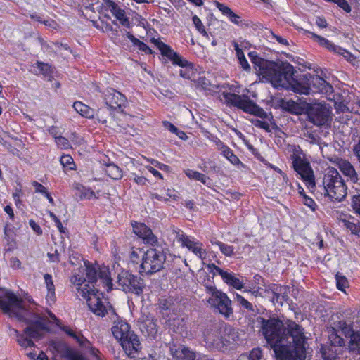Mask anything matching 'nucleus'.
I'll use <instances>...</instances> for the list:
<instances>
[{"label": "nucleus", "mask_w": 360, "mask_h": 360, "mask_svg": "<svg viewBox=\"0 0 360 360\" xmlns=\"http://www.w3.org/2000/svg\"><path fill=\"white\" fill-rule=\"evenodd\" d=\"M309 80L313 89L311 94L319 92L327 94L333 92V86L319 75H310Z\"/></svg>", "instance_id": "obj_20"}, {"label": "nucleus", "mask_w": 360, "mask_h": 360, "mask_svg": "<svg viewBox=\"0 0 360 360\" xmlns=\"http://www.w3.org/2000/svg\"><path fill=\"white\" fill-rule=\"evenodd\" d=\"M249 57L258 75L269 81L276 88H285L295 93L309 95L313 89L309 80L310 75H304L294 79V67L289 63H275L259 57L254 51Z\"/></svg>", "instance_id": "obj_3"}, {"label": "nucleus", "mask_w": 360, "mask_h": 360, "mask_svg": "<svg viewBox=\"0 0 360 360\" xmlns=\"http://www.w3.org/2000/svg\"><path fill=\"white\" fill-rule=\"evenodd\" d=\"M275 169L281 174V180L283 183H285V185L283 188H280L281 191H283L285 193H290L291 191V186L290 183L288 182V179L287 176L279 169V168H275Z\"/></svg>", "instance_id": "obj_43"}, {"label": "nucleus", "mask_w": 360, "mask_h": 360, "mask_svg": "<svg viewBox=\"0 0 360 360\" xmlns=\"http://www.w3.org/2000/svg\"><path fill=\"white\" fill-rule=\"evenodd\" d=\"M348 349L351 352L359 353L360 352V333L356 332L349 338L348 342Z\"/></svg>", "instance_id": "obj_32"}, {"label": "nucleus", "mask_w": 360, "mask_h": 360, "mask_svg": "<svg viewBox=\"0 0 360 360\" xmlns=\"http://www.w3.org/2000/svg\"><path fill=\"white\" fill-rule=\"evenodd\" d=\"M224 99L227 104L237 107L244 112L255 115L261 118H267V113L256 103L248 98L238 94L224 92Z\"/></svg>", "instance_id": "obj_9"}, {"label": "nucleus", "mask_w": 360, "mask_h": 360, "mask_svg": "<svg viewBox=\"0 0 360 360\" xmlns=\"http://www.w3.org/2000/svg\"><path fill=\"white\" fill-rule=\"evenodd\" d=\"M117 283L123 291L134 292L140 295L144 287L143 281L139 276H134L128 271H122L118 274Z\"/></svg>", "instance_id": "obj_12"}, {"label": "nucleus", "mask_w": 360, "mask_h": 360, "mask_svg": "<svg viewBox=\"0 0 360 360\" xmlns=\"http://www.w3.org/2000/svg\"><path fill=\"white\" fill-rule=\"evenodd\" d=\"M221 153L233 165H238L240 161L239 158L233 153V150L222 143L219 145Z\"/></svg>", "instance_id": "obj_30"}, {"label": "nucleus", "mask_w": 360, "mask_h": 360, "mask_svg": "<svg viewBox=\"0 0 360 360\" xmlns=\"http://www.w3.org/2000/svg\"><path fill=\"white\" fill-rule=\"evenodd\" d=\"M126 356L136 358L141 349L140 340L135 333L120 342Z\"/></svg>", "instance_id": "obj_16"}, {"label": "nucleus", "mask_w": 360, "mask_h": 360, "mask_svg": "<svg viewBox=\"0 0 360 360\" xmlns=\"http://www.w3.org/2000/svg\"><path fill=\"white\" fill-rule=\"evenodd\" d=\"M37 68L39 69V72L48 79H51L53 73V68L48 63L41 62L37 63Z\"/></svg>", "instance_id": "obj_38"}, {"label": "nucleus", "mask_w": 360, "mask_h": 360, "mask_svg": "<svg viewBox=\"0 0 360 360\" xmlns=\"http://www.w3.org/2000/svg\"><path fill=\"white\" fill-rule=\"evenodd\" d=\"M32 185L34 188V191L36 193H39L44 195L47 192L46 187H44L42 184L37 181H32Z\"/></svg>", "instance_id": "obj_58"}, {"label": "nucleus", "mask_w": 360, "mask_h": 360, "mask_svg": "<svg viewBox=\"0 0 360 360\" xmlns=\"http://www.w3.org/2000/svg\"><path fill=\"white\" fill-rule=\"evenodd\" d=\"M291 160L294 170L300 176L301 179L309 187H314L315 178L309 162L295 153L291 155Z\"/></svg>", "instance_id": "obj_11"}, {"label": "nucleus", "mask_w": 360, "mask_h": 360, "mask_svg": "<svg viewBox=\"0 0 360 360\" xmlns=\"http://www.w3.org/2000/svg\"><path fill=\"white\" fill-rule=\"evenodd\" d=\"M65 356L68 358V360H88L79 353L72 352L69 349L67 351Z\"/></svg>", "instance_id": "obj_51"}, {"label": "nucleus", "mask_w": 360, "mask_h": 360, "mask_svg": "<svg viewBox=\"0 0 360 360\" xmlns=\"http://www.w3.org/2000/svg\"><path fill=\"white\" fill-rule=\"evenodd\" d=\"M352 152L356 158L357 161L360 163V136L352 146Z\"/></svg>", "instance_id": "obj_53"}, {"label": "nucleus", "mask_w": 360, "mask_h": 360, "mask_svg": "<svg viewBox=\"0 0 360 360\" xmlns=\"http://www.w3.org/2000/svg\"><path fill=\"white\" fill-rule=\"evenodd\" d=\"M9 264L13 269H20L22 268V263L16 257H13L10 259Z\"/></svg>", "instance_id": "obj_56"}, {"label": "nucleus", "mask_w": 360, "mask_h": 360, "mask_svg": "<svg viewBox=\"0 0 360 360\" xmlns=\"http://www.w3.org/2000/svg\"><path fill=\"white\" fill-rule=\"evenodd\" d=\"M173 357L176 360H195V353L187 347H179L174 352L172 350Z\"/></svg>", "instance_id": "obj_26"}, {"label": "nucleus", "mask_w": 360, "mask_h": 360, "mask_svg": "<svg viewBox=\"0 0 360 360\" xmlns=\"http://www.w3.org/2000/svg\"><path fill=\"white\" fill-rule=\"evenodd\" d=\"M336 327L340 328L342 333L345 335V337L351 338L353 334L356 332L352 329L350 325H348L345 321H340L338 323Z\"/></svg>", "instance_id": "obj_39"}, {"label": "nucleus", "mask_w": 360, "mask_h": 360, "mask_svg": "<svg viewBox=\"0 0 360 360\" xmlns=\"http://www.w3.org/2000/svg\"><path fill=\"white\" fill-rule=\"evenodd\" d=\"M55 141L58 146L61 148L67 149L71 147L69 141L63 136H58V137H56Z\"/></svg>", "instance_id": "obj_47"}, {"label": "nucleus", "mask_w": 360, "mask_h": 360, "mask_svg": "<svg viewBox=\"0 0 360 360\" xmlns=\"http://www.w3.org/2000/svg\"><path fill=\"white\" fill-rule=\"evenodd\" d=\"M87 304L89 309L95 315L101 317L108 316L110 321L114 322L112 333L119 342L134 333L130 330L129 325L127 322L122 320L117 321L118 319L117 315L110 302L100 300L96 295L92 292H90L87 299Z\"/></svg>", "instance_id": "obj_5"}, {"label": "nucleus", "mask_w": 360, "mask_h": 360, "mask_svg": "<svg viewBox=\"0 0 360 360\" xmlns=\"http://www.w3.org/2000/svg\"><path fill=\"white\" fill-rule=\"evenodd\" d=\"M329 340L334 346H342L345 344L344 339L338 334L335 328L329 330Z\"/></svg>", "instance_id": "obj_36"}, {"label": "nucleus", "mask_w": 360, "mask_h": 360, "mask_svg": "<svg viewBox=\"0 0 360 360\" xmlns=\"http://www.w3.org/2000/svg\"><path fill=\"white\" fill-rule=\"evenodd\" d=\"M207 268L210 270V271L213 274V275L219 274V276H221L222 279L224 278V277L229 272L226 271H224L219 266H216L214 264H208Z\"/></svg>", "instance_id": "obj_46"}, {"label": "nucleus", "mask_w": 360, "mask_h": 360, "mask_svg": "<svg viewBox=\"0 0 360 360\" xmlns=\"http://www.w3.org/2000/svg\"><path fill=\"white\" fill-rule=\"evenodd\" d=\"M219 250L221 252L225 255L226 257H233L235 255V248L233 246L221 243V244H219Z\"/></svg>", "instance_id": "obj_42"}, {"label": "nucleus", "mask_w": 360, "mask_h": 360, "mask_svg": "<svg viewBox=\"0 0 360 360\" xmlns=\"http://www.w3.org/2000/svg\"><path fill=\"white\" fill-rule=\"evenodd\" d=\"M176 238L182 247H186L198 258L203 259L206 257V250L203 248V245L200 241L189 238L183 232H178Z\"/></svg>", "instance_id": "obj_14"}, {"label": "nucleus", "mask_w": 360, "mask_h": 360, "mask_svg": "<svg viewBox=\"0 0 360 360\" xmlns=\"http://www.w3.org/2000/svg\"><path fill=\"white\" fill-rule=\"evenodd\" d=\"M236 302L243 308L246 309L250 311H254V306L248 300L245 299L240 295L236 293Z\"/></svg>", "instance_id": "obj_41"}, {"label": "nucleus", "mask_w": 360, "mask_h": 360, "mask_svg": "<svg viewBox=\"0 0 360 360\" xmlns=\"http://www.w3.org/2000/svg\"><path fill=\"white\" fill-rule=\"evenodd\" d=\"M338 166L341 172L347 177V181L354 184L358 183L359 178L354 165L347 160L340 159L338 162Z\"/></svg>", "instance_id": "obj_19"}, {"label": "nucleus", "mask_w": 360, "mask_h": 360, "mask_svg": "<svg viewBox=\"0 0 360 360\" xmlns=\"http://www.w3.org/2000/svg\"><path fill=\"white\" fill-rule=\"evenodd\" d=\"M23 193L20 188H15V192L13 193V198L15 200V205H18L20 203V198L22 196Z\"/></svg>", "instance_id": "obj_62"}, {"label": "nucleus", "mask_w": 360, "mask_h": 360, "mask_svg": "<svg viewBox=\"0 0 360 360\" xmlns=\"http://www.w3.org/2000/svg\"><path fill=\"white\" fill-rule=\"evenodd\" d=\"M82 346L88 349L89 350L90 354L92 356L96 357V359L98 360H101V354L100 351L98 349H96V347H94L91 344V342L89 341V344H86V345H82Z\"/></svg>", "instance_id": "obj_48"}, {"label": "nucleus", "mask_w": 360, "mask_h": 360, "mask_svg": "<svg viewBox=\"0 0 360 360\" xmlns=\"http://www.w3.org/2000/svg\"><path fill=\"white\" fill-rule=\"evenodd\" d=\"M75 189L77 191V195H79L81 200L96 198V195L92 190L89 188H86L81 184H77Z\"/></svg>", "instance_id": "obj_33"}, {"label": "nucleus", "mask_w": 360, "mask_h": 360, "mask_svg": "<svg viewBox=\"0 0 360 360\" xmlns=\"http://www.w3.org/2000/svg\"><path fill=\"white\" fill-rule=\"evenodd\" d=\"M302 201L303 203L306 206L309 207L311 210L314 211L316 210V204L312 198L304 194Z\"/></svg>", "instance_id": "obj_50"}, {"label": "nucleus", "mask_w": 360, "mask_h": 360, "mask_svg": "<svg viewBox=\"0 0 360 360\" xmlns=\"http://www.w3.org/2000/svg\"><path fill=\"white\" fill-rule=\"evenodd\" d=\"M198 84L201 86L204 89H208L210 82L209 80L206 79L205 77H200L198 79Z\"/></svg>", "instance_id": "obj_64"}, {"label": "nucleus", "mask_w": 360, "mask_h": 360, "mask_svg": "<svg viewBox=\"0 0 360 360\" xmlns=\"http://www.w3.org/2000/svg\"><path fill=\"white\" fill-rule=\"evenodd\" d=\"M151 42L158 48L162 55L169 58L174 65L185 68L184 70H180V75L186 79H191L193 70L191 63H188L185 58L181 57L176 51L171 49L170 46L160 41L158 39L152 38Z\"/></svg>", "instance_id": "obj_8"}, {"label": "nucleus", "mask_w": 360, "mask_h": 360, "mask_svg": "<svg viewBox=\"0 0 360 360\" xmlns=\"http://www.w3.org/2000/svg\"><path fill=\"white\" fill-rule=\"evenodd\" d=\"M143 252H143L139 248H136V250H132V251L131 252V255H130L131 261L133 262L137 263L140 258V256L142 257V255L143 254Z\"/></svg>", "instance_id": "obj_54"}, {"label": "nucleus", "mask_w": 360, "mask_h": 360, "mask_svg": "<svg viewBox=\"0 0 360 360\" xmlns=\"http://www.w3.org/2000/svg\"><path fill=\"white\" fill-rule=\"evenodd\" d=\"M98 276L107 291H110L112 288V283L106 266L100 268L84 262V266H80L78 272L71 277L70 281L76 288L77 294L86 301L91 292L96 294L100 300H103L101 297L102 294L99 293L93 285L97 281Z\"/></svg>", "instance_id": "obj_4"}, {"label": "nucleus", "mask_w": 360, "mask_h": 360, "mask_svg": "<svg viewBox=\"0 0 360 360\" xmlns=\"http://www.w3.org/2000/svg\"><path fill=\"white\" fill-rule=\"evenodd\" d=\"M105 171L106 174L112 179H120L122 176L121 169L112 163L107 165Z\"/></svg>", "instance_id": "obj_34"}, {"label": "nucleus", "mask_w": 360, "mask_h": 360, "mask_svg": "<svg viewBox=\"0 0 360 360\" xmlns=\"http://www.w3.org/2000/svg\"><path fill=\"white\" fill-rule=\"evenodd\" d=\"M307 33L310 35V37L314 39V40L316 41V42H318L321 46L326 47L330 51L335 53V51L338 46L335 45L334 44H333L331 41H330L327 39L322 37L319 35H317L312 32H307Z\"/></svg>", "instance_id": "obj_29"}, {"label": "nucleus", "mask_w": 360, "mask_h": 360, "mask_svg": "<svg viewBox=\"0 0 360 360\" xmlns=\"http://www.w3.org/2000/svg\"><path fill=\"white\" fill-rule=\"evenodd\" d=\"M106 105L110 108L116 110L120 108L125 103V97L120 92L115 89L108 90L105 95Z\"/></svg>", "instance_id": "obj_21"}, {"label": "nucleus", "mask_w": 360, "mask_h": 360, "mask_svg": "<svg viewBox=\"0 0 360 360\" xmlns=\"http://www.w3.org/2000/svg\"><path fill=\"white\" fill-rule=\"evenodd\" d=\"M146 328H150L149 335L151 336H154L158 332L157 325L153 321H150L148 324H146Z\"/></svg>", "instance_id": "obj_63"}, {"label": "nucleus", "mask_w": 360, "mask_h": 360, "mask_svg": "<svg viewBox=\"0 0 360 360\" xmlns=\"http://www.w3.org/2000/svg\"><path fill=\"white\" fill-rule=\"evenodd\" d=\"M186 175L189 178L192 179H195L198 181L199 178L200 177L202 173H200L197 171H194L192 169H187L185 171Z\"/></svg>", "instance_id": "obj_60"}, {"label": "nucleus", "mask_w": 360, "mask_h": 360, "mask_svg": "<svg viewBox=\"0 0 360 360\" xmlns=\"http://www.w3.org/2000/svg\"><path fill=\"white\" fill-rule=\"evenodd\" d=\"M308 117L317 126H327L330 124V111L326 105L317 103L308 109Z\"/></svg>", "instance_id": "obj_13"}, {"label": "nucleus", "mask_w": 360, "mask_h": 360, "mask_svg": "<svg viewBox=\"0 0 360 360\" xmlns=\"http://www.w3.org/2000/svg\"><path fill=\"white\" fill-rule=\"evenodd\" d=\"M323 186L326 194L333 200L340 202L347 195V186L338 171L333 167L326 170Z\"/></svg>", "instance_id": "obj_6"}, {"label": "nucleus", "mask_w": 360, "mask_h": 360, "mask_svg": "<svg viewBox=\"0 0 360 360\" xmlns=\"http://www.w3.org/2000/svg\"><path fill=\"white\" fill-rule=\"evenodd\" d=\"M0 308L10 317L16 318L28 325L24 330L25 335L13 330L17 341L22 347H33L34 343L32 339L39 338L44 332L49 330L50 321L47 320V316L27 309L24 301L11 291L0 289Z\"/></svg>", "instance_id": "obj_2"}, {"label": "nucleus", "mask_w": 360, "mask_h": 360, "mask_svg": "<svg viewBox=\"0 0 360 360\" xmlns=\"http://www.w3.org/2000/svg\"><path fill=\"white\" fill-rule=\"evenodd\" d=\"M276 290L277 288L274 289L272 300L274 302H276L277 303L282 304L283 302L285 300V295L281 292H276L275 290Z\"/></svg>", "instance_id": "obj_59"}, {"label": "nucleus", "mask_w": 360, "mask_h": 360, "mask_svg": "<svg viewBox=\"0 0 360 360\" xmlns=\"http://www.w3.org/2000/svg\"><path fill=\"white\" fill-rule=\"evenodd\" d=\"M128 38L129 40L133 43L134 46L138 47V49L145 52L146 53H152L151 49L143 41H140L139 39H136L134 36H133L131 34H128Z\"/></svg>", "instance_id": "obj_37"}, {"label": "nucleus", "mask_w": 360, "mask_h": 360, "mask_svg": "<svg viewBox=\"0 0 360 360\" xmlns=\"http://www.w3.org/2000/svg\"><path fill=\"white\" fill-rule=\"evenodd\" d=\"M214 4L231 22L238 26L243 25L241 18L236 14L229 6L217 1H214Z\"/></svg>", "instance_id": "obj_22"}, {"label": "nucleus", "mask_w": 360, "mask_h": 360, "mask_svg": "<svg viewBox=\"0 0 360 360\" xmlns=\"http://www.w3.org/2000/svg\"><path fill=\"white\" fill-rule=\"evenodd\" d=\"M239 61V63L241 65V68L245 70V71H250V66L248 62V60L245 58V56L244 54L239 56L237 57Z\"/></svg>", "instance_id": "obj_55"}, {"label": "nucleus", "mask_w": 360, "mask_h": 360, "mask_svg": "<svg viewBox=\"0 0 360 360\" xmlns=\"http://www.w3.org/2000/svg\"><path fill=\"white\" fill-rule=\"evenodd\" d=\"M261 328L276 360H305L308 347L303 327L293 321L284 324L278 318H261Z\"/></svg>", "instance_id": "obj_1"}, {"label": "nucleus", "mask_w": 360, "mask_h": 360, "mask_svg": "<svg viewBox=\"0 0 360 360\" xmlns=\"http://www.w3.org/2000/svg\"><path fill=\"white\" fill-rule=\"evenodd\" d=\"M207 292L210 295L207 302L215 307L219 312L225 318L229 319L233 316V310L231 300L224 292L218 290L214 285H206Z\"/></svg>", "instance_id": "obj_10"}, {"label": "nucleus", "mask_w": 360, "mask_h": 360, "mask_svg": "<svg viewBox=\"0 0 360 360\" xmlns=\"http://www.w3.org/2000/svg\"><path fill=\"white\" fill-rule=\"evenodd\" d=\"M280 103L281 108L290 113L301 115L304 112V108L300 103L294 101H285L282 99Z\"/></svg>", "instance_id": "obj_25"}, {"label": "nucleus", "mask_w": 360, "mask_h": 360, "mask_svg": "<svg viewBox=\"0 0 360 360\" xmlns=\"http://www.w3.org/2000/svg\"><path fill=\"white\" fill-rule=\"evenodd\" d=\"M337 288L341 291H345V289L349 286V283L345 276L338 273L335 275Z\"/></svg>", "instance_id": "obj_40"}, {"label": "nucleus", "mask_w": 360, "mask_h": 360, "mask_svg": "<svg viewBox=\"0 0 360 360\" xmlns=\"http://www.w3.org/2000/svg\"><path fill=\"white\" fill-rule=\"evenodd\" d=\"M335 53L342 56L347 60H349L351 59V58L352 57V54L349 51H347V50L341 48L339 46L337 47Z\"/></svg>", "instance_id": "obj_61"}, {"label": "nucleus", "mask_w": 360, "mask_h": 360, "mask_svg": "<svg viewBox=\"0 0 360 360\" xmlns=\"http://www.w3.org/2000/svg\"><path fill=\"white\" fill-rule=\"evenodd\" d=\"M166 255L162 250L149 248L142 255L140 273L153 274L163 269Z\"/></svg>", "instance_id": "obj_7"}, {"label": "nucleus", "mask_w": 360, "mask_h": 360, "mask_svg": "<svg viewBox=\"0 0 360 360\" xmlns=\"http://www.w3.org/2000/svg\"><path fill=\"white\" fill-rule=\"evenodd\" d=\"M103 6L110 11L111 13L120 22L122 25L129 27V20L125 15V11L120 8L112 0H104Z\"/></svg>", "instance_id": "obj_18"}, {"label": "nucleus", "mask_w": 360, "mask_h": 360, "mask_svg": "<svg viewBox=\"0 0 360 360\" xmlns=\"http://www.w3.org/2000/svg\"><path fill=\"white\" fill-rule=\"evenodd\" d=\"M340 222L352 235L360 238V221L359 220L349 215L347 218L340 219Z\"/></svg>", "instance_id": "obj_23"}, {"label": "nucleus", "mask_w": 360, "mask_h": 360, "mask_svg": "<svg viewBox=\"0 0 360 360\" xmlns=\"http://www.w3.org/2000/svg\"><path fill=\"white\" fill-rule=\"evenodd\" d=\"M133 230L134 233L143 240V243L150 245H155L158 243L157 237L146 224L136 223L133 224Z\"/></svg>", "instance_id": "obj_17"}, {"label": "nucleus", "mask_w": 360, "mask_h": 360, "mask_svg": "<svg viewBox=\"0 0 360 360\" xmlns=\"http://www.w3.org/2000/svg\"><path fill=\"white\" fill-rule=\"evenodd\" d=\"M249 360H262V353L260 349L254 348L249 354Z\"/></svg>", "instance_id": "obj_49"}, {"label": "nucleus", "mask_w": 360, "mask_h": 360, "mask_svg": "<svg viewBox=\"0 0 360 360\" xmlns=\"http://www.w3.org/2000/svg\"><path fill=\"white\" fill-rule=\"evenodd\" d=\"M47 320L51 323H54L58 328H60L62 330H63L66 334L74 338L79 345H86V344H89V340L80 333H76L72 330L70 327L67 326H63L61 323L60 319H58L51 311H47Z\"/></svg>", "instance_id": "obj_15"}, {"label": "nucleus", "mask_w": 360, "mask_h": 360, "mask_svg": "<svg viewBox=\"0 0 360 360\" xmlns=\"http://www.w3.org/2000/svg\"><path fill=\"white\" fill-rule=\"evenodd\" d=\"M73 108L83 117L86 118H92L94 117V110L80 101L75 102L73 103Z\"/></svg>", "instance_id": "obj_28"}, {"label": "nucleus", "mask_w": 360, "mask_h": 360, "mask_svg": "<svg viewBox=\"0 0 360 360\" xmlns=\"http://www.w3.org/2000/svg\"><path fill=\"white\" fill-rule=\"evenodd\" d=\"M350 206L354 212L360 217V184L356 193L352 195Z\"/></svg>", "instance_id": "obj_35"}, {"label": "nucleus", "mask_w": 360, "mask_h": 360, "mask_svg": "<svg viewBox=\"0 0 360 360\" xmlns=\"http://www.w3.org/2000/svg\"><path fill=\"white\" fill-rule=\"evenodd\" d=\"M44 282L46 284V288L47 290V293L46 295V302L49 305L53 304L56 300V293H55V285L53 282L51 275L49 274H46L44 276Z\"/></svg>", "instance_id": "obj_24"}, {"label": "nucleus", "mask_w": 360, "mask_h": 360, "mask_svg": "<svg viewBox=\"0 0 360 360\" xmlns=\"http://www.w3.org/2000/svg\"><path fill=\"white\" fill-rule=\"evenodd\" d=\"M335 4H338L346 13L351 12V7L346 0H335Z\"/></svg>", "instance_id": "obj_57"}, {"label": "nucleus", "mask_w": 360, "mask_h": 360, "mask_svg": "<svg viewBox=\"0 0 360 360\" xmlns=\"http://www.w3.org/2000/svg\"><path fill=\"white\" fill-rule=\"evenodd\" d=\"M192 20L198 31L200 33H201L203 36L208 37V34L205 30V27L201 20L197 15H194L192 18Z\"/></svg>", "instance_id": "obj_45"}, {"label": "nucleus", "mask_w": 360, "mask_h": 360, "mask_svg": "<svg viewBox=\"0 0 360 360\" xmlns=\"http://www.w3.org/2000/svg\"><path fill=\"white\" fill-rule=\"evenodd\" d=\"M205 341L207 344L216 347L220 348L224 344L221 340V335L217 330H213L205 336Z\"/></svg>", "instance_id": "obj_31"}, {"label": "nucleus", "mask_w": 360, "mask_h": 360, "mask_svg": "<svg viewBox=\"0 0 360 360\" xmlns=\"http://www.w3.org/2000/svg\"><path fill=\"white\" fill-rule=\"evenodd\" d=\"M252 123L255 127H259L261 129H265L266 131H270L269 124L268 122L265 121H262L258 119H255L252 120Z\"/></svg>", "instance_id": "obj_52"}, {"label": "nucleus", "mask_w": 360, "mask_h": 360, "mask_svg": "<svg viewBox=\"0 0 360 360\" xmlns=\"http://www.w3.org/2000/svg\"><path fill=\"white\" fill-rule=\"evenodd\" d=\"M60 164L68 169H73L75 163L73 158L69 155H62L60 159Z\"/></svg>", "instance_id": "obj_44"}, {"label": "nucleus", "mask_w": 360, "mask_h": 360, "mask_svg": "<svg viewBox=\"0 0 360 360\" xmlns=\"http://www.w3.org/2000/svg\"><path fill=\"white\" fill-rule=\"evenodd\" d=\"M223 281L237 290H241L244 287L243 281L232 272H228Z\"/></svg>", "instance_id": "obj_27"}]
</instances>
